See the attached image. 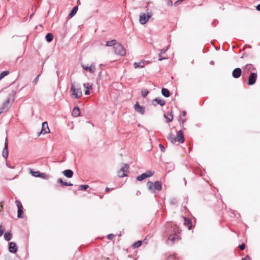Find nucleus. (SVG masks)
Masks as SVG:
<instances>
[{"mask_svg":"<svg viewBox=\"0 0 260 260\" xmlns=\"http://www.w3.org/2000/svg\"><path fill=\"white\" fill-rule=\"evenodd\" d=\"M34 15V14H33V13H32V14H31L30 15V18H31V17H32V15Z\"/></svg>","mask_w":260,"mask_h":260,"instance_id":"61","label":"nucleus"},{"mask_svg":"<svg viewBox=\"0 0 260 260\" xmlns=\"http://www.w3.org/2000/svg\"><path fill=\"white\" fill-rule=\"evenodd\" d=\"M161 94H162L163 96H164L166 98H168L170 95L169 90L165 88H162L161 89Z\"/></svg>","mask_w":260,"mask_h":260,"instance_id":"24","label":"nucleus"},{"mask_svg":"<svg viewBox=\"0 0 260 260\" xmlns=\"http://www.w3.org/2000/svg\"><path fill=\"white\" fill-rule=\"evenodd\" d=\"M149 91L147 89H143L142 90H141V94H142V96L143 97V98H145L147 96L148 93Z\"/></svg>","mask_w":260,"mask_h":260,"instance_id":"34","label":"nucleus"},{"mask_svg":"<svg viewBox=\"0 0 260 260\" xmlns=\"http://www.w3.org/2000/svg\"><path fill=\"white\" fill-rule=\"evenodd\" d=\"M82 67L86 71H88L91 73H93L95 71V67L94 64L92 63L90 66L88 67L84 64L81 65Z\"/></svg>","mask_w":260,"mask_h":260,"instance_id":"17","label":"nucleus"},{"mask_svg":"<svg viewBox=\"0 0 260 260\" xmlns=\"http://www.w3.org/2000/svg\"><path fill=\"white\" fill-rule=\"evenodd\" d=\"M152 104L154 106H156V104H158L163 106L166 104V101L160 98H156L152 101Z\"/></svg>","mask_w":260,"mask_h":260,"instance_id":"14","label":"nucleus"},{"mask_svg":"<svg viewBox=\"0 0 260 260\" xmlns=\"http://www.w3.org/2000/svg\"><path fill=\"white\" fill-rule=\"evenodd\" d=\"M159 147L160 149V150L162 152H164L165 151V148L164 147V146L161 144H160L159 145Z\"/></svg>","mask_w":260,"mask_h":260,"instance_id":"46","label":"nucleus"},{"mask_svg":"<svg viewBox=\"0 0 260 260\" xmlns=\"http://www.w3.org/2000/svg\"><path fill=\"white\" fill-rule=\"evenodd\" d=\"M56 74H57V76L58 77L59 76V72L58 71H56Z\"/></svg>","mask_w":260,"mask_h":260,"instance_id":"60","label":"nucleus"},{"mask_svg":"<svg viewBox=\"0 0 260 260\" xmlns=\"http://www.w3.org/2000/svg\"><path fill=\"white\" fill-rule=\"evenodd\" d=\"M239 248L240 250H243L245 248V244L244 243H242V244H240L239 246Z\"/></svg>","mask_w":260,"mask_h":260,"instance_id":"42","label":"nucleus"},{"mask_svg":"<svg viewBox=\"0 0 260 260\" xmlns=\"http://www.w3.org/2000/svg\"><path fill=\"white\" fill-rule=\"evenodd\" d=\"M62 173L65 177L68 178H72L74 174L73 171L70 169L66 170L63 171Z\"/></svg>","mask_w":260,"mask_h":260,"instance_id":"19","label":"nucleus"},{"mask_svg":"<svg viewBox=\"0 0 260 260\" xmlns=\"http://www.w3.org/2000/svg\"><path fill=\"white\" fill-rule=\"evenodd\" d=\"M184 224L188 228V230H190L192 227L191 221L189 219L184 217Z\"/></svg>","mask_w":260,"mask_h":260,"instance_id":"23","label":"nucleus"},{"mask_svg":"<svg viewBox=\"0 0 260 260\" xmlns=\"http://www.w3.org/2000/svg\"><path fill=\"white\" fill-rule=\"evenodd\" d=\"M242 76V70L240 68L235 69L232 72V76L234 78H238L241 76Z\"/></svg>","mask_w":260,"mask_h":260,"instance_id":"13","label":"nucleus"},{"mask_svg":"<svg viewBox=\"0 0 260 260\" xmlns=\"http://www.w3.org/2000/svg\"><path fill=\"white\" fill-rule=\"evenodd\" d=\"M129 166L124 164L121 169L118 172V176L119 177H124L127 176L126 173L128 172Z\"/></svg>","mask_w":260,"mask_h":260,"instance_id":"6","label":"nucleus"},{"mask_svg":"<svg viewBox=\"0 0 260 260\" xmlns=\"http://www.w3.org/2000/svg\"><path fill=\"white\" fill-rule=\"evenodd\" d=\"M6 165H7V166H8L10 169H14V166H12L11 165H9L8 163H6Z\"/></svg>","mask_w":260,"mask_h":260,"instance_id":"54","label":"nucleus"},{"mask_svg":"<svg viewBox=\"0 0 260 260\" xmlns=\"http://www.w3.org/2000/svg\"><path fill=\"white\" fill-rule=\"evenodd\" d=\"M158 56H159V58H158L159 61H161L162 60L167 59V57H162L161 54L160 53H159Z\"/></svg>","mask_w":260,"mask_h":260,"instance_id":"43","label":"nucleus"},{"mask_svg":"<svg viewBox=\"0 0 260 260\" xmlns=\"http://www.w3.org/2000/svg\"><path fill=\"white\" fill-rule=\"evenodd\" d=\"M10 99H8L3 104V106L1 108V113L2 112H6L8 111L10 107Z\"/></svg>","mask_w":260,"mask_h":260,"instance_id":"15","label":"nucleus"},{"mask_svg":"<svg viewBox=\"0 0 260 260\" xmlns=\"http://www.w3.org/2000/svg\"><path fill=\"white\" fill-rule=\"evenodd\" d=\"M109 190H110V188H109V187H107V188H106V189H105V191H106V192H108V191H109Z\"/></svg>","mask_w":260,"mask_h":260,"instance_id":"55","label":"nucleus"},{"mask_svg":"<svg viewBox=\"0 0 260 260\" xmlns=\"http://www.w3.org/2000/svg\"><path fill=\"white\" fill-rule=\"evenodd\" d=\"M41 133L46 134L50 133V129L48 127V123L47 121L42 123Z\"/></svg>","mask_w":260,"mask_h":260,"instance_id":"16","label":"nucleus"},{"mask_svg":"<svg viewBox=\"0 0 260 260\" xmlns=\"http://www.w3.org/2000/svg\"><path fill=\"white\" fill-rule=\"evenodd\" d=\"M257 77L256 73L250 72V75L248 78L247 84L249 86L254 85L256 82Z\"/></svg>","mask_w":260,"mask_h":260,"instance_id":"7","label":"nucleus"},{"mask_svg":"<svg viewBox=\"0 0 260 260\" xmlns=\"http://www.w3.org/2000/svg\"><path fill=\"white\" fill-rule=\"evenodd\" d=\"M154 173V172L153 171L149 170L144 173V174L146 175V177L147 178L151 177Z\"/></svg>","mask_w":260,"mask_h":260,"instance_id":"30","label":"nucleus"},{"mask_svg":"<svg viewBox=\"0 0 260 260\" xmlns=\"http://www.w3.org/2000/svg\"><path fill=\"white\" fill-rule=\"evenodd\" d=\"M179 122L180 123L182 122V123H183L185 122V120H180Z\"/></svg>","mask_w":260,"mask_h":260,"instance_id":"57","label":"nucleus"},{"mask_svg":"<svg viewBox=\"0 0 260 260\" xmlns=\"http://www.w3.org/2000/svg\"><path fill=\"white\" fill-rule=\"evenodd\" d=\"M78 10V6H75L73 9L72 10L71 13L68 15V18H72L75 14H76L77 11Z\"/></svg>","mask_w":260,"mask_h":260,"instance_id":"21","label":"nucleus"},{"mask_svg":"<svg viewBox=\"0 0 260 260\" xmlns=\"http://www.w3.org/2000/svg\"><path fill=\"white\" fill-rule=\"evenodd\" d=\"M146 178H147V177H146V175L144 173H143V174H141L140 175L138 176L137 177V180L139 181H143V180H144Z\"/></svg>","mask_w":260,"mask_h":260,"instance_id":"29","label":"nucleus"},{"mask_svg":"<svg viewBox=\"0 0 260 260\" xmlns=\"http://www.w3.org/2000/svg\"><path fill=\"white\" fill-rule=\"evenodd\" d=\"M45 177H46V175H45V174L44 173L39 172V174L38 175V177L45 178Z\"/></svg>","mask_w":260,"mask_h":260,"instance_id":"44","label":"nucleus"},{"mask_svg":"<svg viewBox=\"0 0 260 260\" xmlns=\"http://www.w3.org/2000/svg\"><path fill=\"white\" fill-rule=\"evenodd\" d=\"M184 182H185V185H186V180L185 179H184Z\"/></svg>","mask_w":260,"mask_h":260,"instance_id":"59","label":"nucleus"},{"mask_svg":"<svg viewBox=\"0 0 260 260\" xmlns=\"http://www.w3.org/2000/svg\"><path fill=\"white\" fill-rule=\"evenodd\" d=\"M2 155L6 159H7L8 158V155H9L8 141V139L7 137L5 139L4 147L3 151H2Z\"/></svg>","mask_w":260,"mask_h":260,"instance_id":"9","label":"nucleus"},{"mask_svg":"<svg viewBox=\"0 0 260 260\" xmlns=\"http://www.w3.org/2000/svg\"><path fill=\"white\" fill-rule=\"evenodd\" d=\"M72 114L74 117H78L80 115V110L78 107H75L72 112Z\"/></svg>","mask_w":260,"mask_h":260,"instance_id":"20","label":"nucleus"},{"mask_svg":"<svg viewBox=\"0 0 260 260\" xmlns=\"http://www.w3.org/2000/svg\"><path fill=\"white\" fill-rule=\"evenodd\" d=\"M15 204H16L18 208L17 217L19 218H22V214L23 213L22 205L18 200H16L15 201Z\"/></svg>","mask_w":260,"mask_h":260,"instance_id":"10","label":"nucleus"},{"mask_svg":"<svg viewBox=\"0 0 260 260\" xmlns=\"http://www.w3.org/2000/svg\"><path fill=\"white\" fill-rule=\"evenodd\" d=\"M144 60H141L139 62H134L133 66L135 69L137 68H143L144 67L145 63Z\"/></svg>","mask_w":260,"mask_h":260,"instance_id":"22","label":"nucleus"},{"mask_svg":"<svg viewBox=\"0 0 260 260\" xmlns=\"http://www.w3.org/2000/svg\"><path fill=\"white\" fill-rule=\"evenodd\" d=\"M148 189L152 193H155L156 190L160 191L162 189L161 182L156 181L154 183L151 181L147 182Z\"/></svg>","mask_w":260,"mask_h":260,"instance_id":"2","label":"nucleus"},{"mask_svg":"<svg viewBox=\"0 0 260 260\" xmlns=\"http://www.w3.org/2000/svg\"><path fill=\"white\" fill-rule=\"evenodd\" d=\"M90 94L89 89H86L85 91V95H89Z\"/></svg>","mask_w":260,"mask_h":260,"instance_id":"52","label":"nucleus"},{"mask_svg":"<svg viewBox=\"0 0 260 260\" xmlns=\"http://www.w3.org/2000/svg\"><path fill=\"white\" fill-rule=\"evenodd\" d=\"M170 45H168V46L166 48V49H162L161 50H160V54H164L166 53V51L168 49Z\"/></svg>","mask_w":260,"mask_h":260,"instance_id":"40","label":"nucleus"},{"mask_svg":"<svg viewBox=\"0 0 260 260\" xmlns=\"http://www.w3.org/2000/svg\"><path fill=\"white\" fill-rule=\"evenodd\" d=\"M57 182L60 183L63 186H72L73 185V184L72 183H68L67 182L63 181V180L61 178H58L57 179Z\"/></svg>","mask_w":260,"mask_h":260,"instance_id":"25","label":"nucleus"},{"mask_svg":"<svg viewBox=\"0 0 260 260\" xmlns=\"http://www.w3.org/2000/svg\"><path fill=\"white\" fill-rule=\"evenodd\" d=\"M39 171H34L32 170H30V173L31 174V175L35 177H38V175L39 174Z\"/></svg>","mask_w":260,"mask_h":260,"instance_id":"36","label":"nucleus"},{"mask_svg":"<svg viewBox=\"0 0 260 260\" xmlns=\"http://www.w3.org/2000/svg\"><path fill=\"white\" fill-rule=\"evenodd\" d=\"M176 258V256L175 254L171 255L169 256L168 260H174Z\"/></svg>","mask_w":260,"mask_h":260,"instance_id":"41","label":"nucleus"},{"mask_svg":"<svg viewBox=\"0 0 260 260\" xmlns=\"http://www.w3.org/2000/svg\"><path fill=\"white\" fill-rule=\"evenodd\" d=\"M182 115H183V116H185V115H186V112H185V111H183L182 112Z\"/></svg>","mask_w":260,"mask_h":260,"instance_id":"56","label":"nucleus"},{"mask_svg":"<svg viewBox=\"0 0 260 260\" xmlns=\"http://www.w3.org/2000/svg\"><path fill=\"white\" fill-rule=\"evenodd\" d=\"M136 111L143 115L145 113V107L140 105L138 102H137L134 106Z\"/></svg>","mask_w":260,"mask_h":260,"instance_id":"12","label":"nucleus"},{"mask_svg":"<svg viewBox=\"0 0 260 260\" xmlns=\"http://www.w3.org/2000/svg\"><path fill=\"white\" fill-rule=\"evenodd\" d=\"M12 238V234L11 232H6L4 234V239L6 241H9Z\"/></svg>","mask_w":260,"mask_h":260,"instance_id":"26","label":"nucleus"},{"mask_svg":"<svg viewBox=\"0 0 260 260\" xmlns=\"http://www.w3.org/2000/svg\"><path fill=\"white\" fill-rule=\"evenodd\" d=\"M214 61H213V60H212V61H211L210 62V64H214Z\"/></svg>","mask_w":260,"mask_h":260,"instance_id":"58","label":"nucleus"},{"mask_svg":"<svg viewBox=\"0 0 260 260\" xmlns=\"http://www.w3.org/2000/svg\"><path fill=\"white\" fill-rule=\"evenodd\" d=\"M180 233L179 228L172 222H168L165 226V236H168L167 243L169 245L174 244L176 240L179 239Z\"/></svg>","mask_w":260,"mask_h":260,"instance_id":"1","label":"nucleus"},{"mask_svg":"<svg viewBox=\"0 0 260 260\" xmlns=\"http://www.w3.org/2000/svg\"><path fill=\"white\" fill-rule=\"evenodd\" d=\"M168 139L172 143H175L177 141L176 138L172 134H170Z\"/></svg>","mask_w":260,"mask_h":260,"instance_id":"32","label":"nucleus"},{"mask_svg":"<svg viewBox=\"0 0 260 260\" xmlns=\"http://www.w3.org/2000/svg\"><path fill=\"white\" fill-rule=\"evenodd\" d=\"M170 203L171 205H174L177 203V201L175 198H171L170 201Z\"/></svg>","mask_w":260,"mask_h":260,"instance_id":"37","label":"nucleus"},{"mask_svg":"<svg viewBox=\"0 0 260 260\" xmlns=\"http://www.w3.org/2000/svg\"><path fill=\"white\" fill-rule=\"evenodd\" d=\"M71 92L72 95L75 99H79L82 95L81 88L78 86L76 87L74 84H72Z\"/></svg>","mask_w":260,"mask_h":260,"instance_id":"3","label":"nucleus"},{"mask_svg":"<svg viewBox=\"0 0 260 260\" xmlns=\"http://www.w3.org/2000/svg\"><path fill=\"white\" fill-rule=\"evenodd\" d=\"M241 260H251V258L250 257L247 255L245 257L242 258Z\"/></svg>","mask_w":260,"mask_h":260,"instance_id":"50","label":"nucleus"},{"mask_svg":"<svg viewBox=\"0 0 260 260\" xmlns=\"http://www.w3.org/2000/svg\"><path fill=\"white\" fill-rule=\"evenodd\" d=\"M173 119V115L172 114L170 115V117L167 118V122H169L172 121Z\"/></svg>","mask_w":260,"mask_h":260,"instance_id":"47","label":"nucleus"},{"mask_svg":"<svg viewBox=\"0 0 260 260\" xmlns=\"http://www.w3.org/2000/svg\"><path fill=\"white\" fill-rule=\"evenodd\" d=\"M116 42V41L115 40L106 41V45L107 46H113L114 47V46L117 43Z\"/></svg>","mask_w":260,"mask_h":260,"instance_id":"28","label":"nucleus"},{"mask_svg":"<svg viewBox=\"0 0 260 260\" xmlns=\"http://www.w3.org/2000/svg\"><path fill=\"white\" fill-rule=\"evenodd\" d=\"M45 38H46V41L50 43L53 40V35H52V33H50V32L47 33L45 36Z\"/></svg>","mask_w":260,"mask_h":260,"instance_id":"27","label":"nucleus"},{"mask_svg":"<svg viewBox=\"0 0 260 260\" xmlns=\"http://www.w3.org/2000/svg\"><path fill=\"white\" fill-rule=\"evenodd\" d=\"M243 69V73H242V77L243 79H246L247 78V75L249 73V72L251 70L255 71L256 68L253 66L252 64L250 63L246 64L244 67L242 68Z\"/></svg>","mask_w":260,"mask_h":260,"instance_id":"4","label":"nucleus"},{"mask_svg":"<svg viewBox=\"0 0 260 260\" xmlns=\"http://www.w3.org/2000/svg\"><path fill=\"white\" fill-rule=\"evenodd\" d=\"M114 52L118 55H120L121 56L124 55L125 54L126 51L124 48L119 43H116L114 46Z\"/></svg>","mask_w":260,"mask_h":260,"instance_id":"5","label":"nucleus"},{"mask_svg":"<svg viewBox=\"0 0 260 260\" xmlns=\"http://www.w3.org/2000/svg\"><path fill=\"white\" fill-rule=\"evenodd\" d=\"M256 9L257 11H260V4H258V5L256 6Z\"/></svg>","mask_w":260,"mask_h":260,"instance_id":"53","label":"nucleus"},{"mask_svg":"<svg viewBox=\"0 0 260 260\" xmlns=\"http://www.w3.org/2000/svg\"><path fill=\"white\" fill-rule=\"evenodd\" d=\"M17 246L16 243L10 242L9 243V251L10 253H16L17 251Z\"/></svg>","mask_w":260,"mask_h":260,"instance_id":"11","label":"nucleus"},{"mask_svg":"<svg viewBox=\"0 0 260 260\" xmlns=\"http://www.w3.org/2000/svg\"><path fill=\"white\" fill-rule=\"evenodd\" d=\"M142 241H141V240L137 241L133 244V247L134 248H138L142 245Z\"/></svg>","mask_w":260,"mask_h":260,"instance_id":"31","label":"nucleus"},{"mask_svg":"<svg viewBox=\"0 0 260 260\" xmlns=\"http://www.w3.org/2000/svg\"><path fill=\"white\" fill-rule=\"evenodd\" d=\"M244 55H245V54H244L243 55V56H242L241 57H242V58H243V57H244Z\"/></svg>","mask_w":260,"mask_h":260,"instance_id":"62","label":"nucleus"},{"mask_svg":"<svg viewBox=\"0 0 260 260\" xmlns=\"http://www.w3.org/2000/svg\"><path fill=\"white\" fill-rule=\"evenodd\" d=\"M184 0H178L174 3V6L175 7L177 6L179 4L184 1Z\"/></svg>","mask_w":260,"mask_h":260,"instance_id":"45","label":"nucleus"},{"mask_svg":"<svg viewBox=\"0 0 260 260\" xmlns=\"http://www.w3.org/2000/svg\"><path fill=\"white\" fill-rule=\"evenodd\" d=\"M9 74V71H4L0 74V80L4 78L5 76L8 75Z\"/></svg>","mask_w":260,"mask_h":260,"instance_id":"33","label":"nucleus"},{"mask_svg":"<svg viewBox=\"0 0 260 260\" xmlns=\"http://www.w3.org/2000/svg\"><path fill=\"white\" fill-rule=\"evenodd\" d=\"M4 233V230L2 228V225H0V237L2 236Z\"/></svg>","mask_w":260,"mask_h":260,"instance_id":"49","label":"nucleus"},{"mask_svg":"<svg viewBox=\"0 0 260 260\" xmlns=\"http://www.w3.org/2000/svg\"><path fill=\"white\" fill-rule=\"evenodd\" d=\"M167 5L169 6H172L173 3H172V0H168V2H167Z\"/></svg>","mask_w":260,"mask_h":260,"instance_id":"51","label":"nucleus"},{"mask_svg":"<svg viewBox=\"0 0 260 260\" xmlns=\"http://www.w3.org/2000/svg\"><path fill=\"white\" fill-rule=\"evenodd\" d=\"M114 237V235L113 234H110L108 235L107 238L108 239L111 240L113 239V238Z\"/></svg>","mask_w":260,"mask_h":260,"instance_id":"48","label":"nucleus"},{"mask_svg":"<svg viewBox=\"0 0 260 260\" xmlns=\"http://www.w3.org/2000/svg\"><path fill=\"white\" fill-rule=\"evenodd\" d=\"M176 140L180 143H182L184 142L185 139L182 131L180 130L178 132Z\"/></svg>","mask_w":260,"mask_h":260,"instance_id":"18","label":"nucleus"},{"mask_svg":"<svg viewBox=\"0 0 260 260\" xmlns=\"http://www.w3.org/2000/svg\"><path fill=\"white\" fill-rule=\"evenodd\" d=\"M88 187L89 186L88 185H80L79 186V189L80 190H85L88 188Z\"/></svg>","mask_w":260,"mask_h":260,"instance_id":"35","label":"nucleus"},{"mask_svg":"<svg viewBox=\"0 0 260 260\" xmlns=\"http://www.w3.org/2000/svg\"><path fill=\"white\" fill-rule=\"evenodd\" d=\"M83 86L86 89H90L92 87L91 85L89 84V83H84Z\"/></svg>","mask_w":260,"mask_h":260,"instance_id":"38","label":"nucleus"},{"mask_svg":"<svg viewBox=\"0 0 260 260\" xmlns=\"http://www.w3.org/2000/svg\"><path fill=\"white\" fill-rule=\"evenodd\" d=\"M152 16L151 13H144L140 16L139 21L141 24H145Z\"/></svg>","mask_w":260,"mask_h":260,"instance_id":"8","label":"nucleus"},{"mask_svg":"<svg viewBox=\"0 0 260 260\" xmlns=\"http://www.w3.org/2000/svg\"><path fill=\"white\" fill-rule=\"evenodd\" d=\"M40 76V75H38V76L36 77V78L34 79V80L32 81L33 83H34L35 85L37 84Z\"/></svg>","mask_w":260,"mask_h":260,"instance_id":"39","label":"nucleus"}]
</instances>
